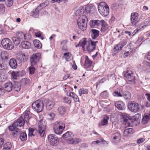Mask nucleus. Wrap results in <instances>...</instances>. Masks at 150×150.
<instances>
[{"mask_svg": "<svg viewBox=\"0 0 150 150\" xmlns=\"http://www.w3.org/2000/svg\"><path fill=\"white\" fill-rule=\"evenodd\" d=\"M150 120V116L147 115H144L142 120V122L144 124L147 123Z\"/></svg>", "mask_w": 150, "mask_h": 150, "instance_id": "36", "label": "nucleus"}, {"mask_svg": "<svg viewBox=\"0 0 150 150\" xmlns=\"http://www.w3.org/2000/svg\"><path fill=\"white\" fill-rule=\"evenodd\" d=\"M29 69L30 71V74H33L35 71V67L32 66L29 67Z\"/></svg>", "mask_w": 150, "mask_h": 150, "instance_id": "54", "label": "nucleus"}, {"mask_svg": "<svg viewBox=\"0 0 150 150\" xmlns=\"http://www.w3.org/2000/svg\"><path fill=\"white\" fill-rule=\"evenodd\" d=\"M5 90L9 92L11 91L13 87V85L11 82L6 83L4 86Z\"/></svg>", "mask_w": 150, "mask_h": 150, "instance_id": "21", "label": "nucleus"}, {"mask_svg": "<svg viewBox=\"0 0 150 150\" xmlns=\"http://www.w3.org/2000/svg\"><path fill=\"white\" fill-rule=\"evenodd\" d=\"M145 141V139L142 138H140L138 139L137 142V144H139Z\"/></svg>", "mask_w": 150, "mask_h": 150, "instance_id": "64", "label": "nucleus"}, {"mask_svg": "<svg viewBox=\"0 0 150 150\" xmlns=\"http://www.w3.org/2000/svg\"><path fill=\"white\" fill-rule=\"evenodd\" d=\"M108 80L111 81H115L116 79V76L115 74L109 75L107 76Z\"/></svg>", "mask_w": 150, "mask_h": 150, "instance_id": "45", "label": "nucleus"}, {"mask_svg": "<svg viewBox=\"0 0 150 150\" xmlns=\"http://www.w3.org/2000/svg\"><path fill=\"white\" fill-rule=\"evenodd\" d=\"M92 62L90 60L87 56L85 57L84 66L85 68H88L90 67L92 65Z\"/></svg>", "mask_w": 150, "mask_h": 150, "instance_id": "20", "label": "nucleus"}, {"mask_svg": "<svg viewBox=\"0 0 150 150\" xmlns=\"http://www.w3.org/2000/svg\"><path fill=\"white\" fill-rule=\"evenodd\" d=\"M11 143L9 142H7L4 145L3 150H11Z\"/></svg>", "mask_w": 150, "mask_h": 150, "instance_id": "39", "label": "nucleus"}, {"mask_svg": "<svg viewBox=\"0 0 150 150\" xmlns=\"http://www.w3.org/2000/svg\"><path fill=\"white\" fill-rule=\"evenodd\" d=\"M33 43L35 47L39 49L42 47V44L39 40H34Z\"/></svg>", "mask_w": 150, "mask_h": 150, "instance_id": "38", "label": "nucleus"}, {"mask_svg": "<svg viewBox=\"0 0 150 150\" xmlns=\"http://www.w3.org/2000/svg\"><path fill=\"white\" fill-rule=\"evenodd\" d=\"M124 73V76L129 81L131 82V83L134 84L135 83V78L133 76V73L130 70H127Z\"/></svg>", "mask_w": 150, "mask_h": 150, "instance_id": "10", "label": "nucleus"}, {"mask_svg": "<svg viewBox=\"0 0 150 150\" xmlns=\"http://www.w3.org/2000/svg\"><path fill=\"white\" fill-rule=\"evenodd\" d=\"M1 57L4 60H6L8 59V54L6 51H3L1 53Z\"/></svg>", "mask_w": 150, "mask_h": 150, "instance_id": "35", "label": "nucleus"}, {"mask_svg": "<svg viewBox=\"0 0 150 150\" xmlns=\"http://www.w3.org/2000/svg\"><path fill=\"white\" fill-rule=\"evenodd\" d=\"M24 119L25 122L27 123L28 122L29 120L31 117V115L29 109H27L23 114Z\"/></svg>", "mask_w": 150, "mask_h": 150, "instance_id": "18", "label": "nucleus"}, {"mask_svg": "<svg viewBox=\"0 0 150 150\" xmlns=\"http://www.w3.org/2000/svg\"><path fill=\"white\" fill-rule=\"evenodd\" d=\"M115 105L118 109L121 110H125L126 107L125 103L122 101H118L116 102Z\"/></svg>", "mask_w": 150, "mask_h": 150, "instance_id": "16", "label": "nucleus"}, {"mask_svg": "<svg viewBox=\"0 0 150 150\" xmlns=\"http://www.w3.org/2000/svg\"><path fill=\"white\" fill-rule=\"evenodd\" d=\"M49 2L48 1H46L40 4L37 7L39 9V10H41L43 8L45 7L48 4Z\"/></svg>", "mask_w": 150, "mask_h": 150, "instance_id": "42", "label": "nucleus"}, {"mask_svg": "<svg viewBox=\"0 0 150 150\" xmlns=\"http://www.w3.org/2000/svg\"><path fill=\"white\" fill-rule=\"evenodd\" d=\"M35 35L36 37L40 38L42 40L43 39L42 37V33L40 32H36L35 33Z\"/></svg>", "mask_w": 150, "mask_h": 150, "instance_id": "59", "label": "nucleus"}, {"mask_svg": "<svg viewBox=\"0 0 150 150\" xmlns=\"http://www.w3.org/2000/svg\"><path fill=\"white\" fill-rule=\"evenodd\" d=\"M83 7H81L78 9L74 11V14L76 16H80L83 15Z\"/></svg>", "mask_w": 150, "mask_h": 150, "instance_id": "30", "label": "nucleus"}, {"mask_svg": "<svg viewBox=\"0 0 150 150\" xmlns=\"http://www.w3.org/2000/svg\"><path fill=\"white\" fill-rule=\"evenodd\" d=\"M122 90L120 88H117L112 93L113 96L116 97H122L123 94Z\"/></svg>", "mask_w": 150, "mask_h": 150, "instance_id": "19", "label": "nucleus"}, {"mask_svg": "<svg viewBox=\"0 0 150 150\" xmlns=\"http://www.w3.org/2000/svg\"><path fill=\"white\" fill-rule=\"evenodd\" d=\"M48 140L51 145L53 146L59 142L58 137L54 134L49 135Z\"/></svg>", "mask_w": 150, "mask_h": 150, "instance_id": "12", "label": "nucleus"}, {"mask_svg": "<svg viewBox=\"0 0 150 150\" xmlns=\"http://www.w3.org/2000/svg\"><path fill=\"white\" fill-rule=\"evenodd\" d=\"M19 59L21 62H25L28 59V57L27 56L24 54H21L20 55Z\"/></svg>", "mask_w": 150, "mask_h": 150, "instance_id": "47", "label": "nucleus"}, {"mask_svg": "<svg viewBox=\"0 0 150 150\" xmlns=\"http://www.w3.org/2000/svg\"><path fill=\"white\" fill-rule=\"evenodd\" d=\"M12 40L14 44L16 45H17L20 42V39L18 38H16V37H13L12 38Z\"/></svg>", "mask_w": 150, "mask_h": 150, "instance_id": "44", "label": "nucleus"}, {"mask_svg": "<svg viewBox=\"0 0 150 150\" xmlns=\"http://www.w3.org/2000/svg\"><path fill=\"white\" fill-rule=\"evenodd\" d=\"M40 10L37 7L34 11H33L30 13L31 15L34 18H37L39 16V11Z\"/></svg>", "mask_w": 150, "mask_h": 150, "instance_id": "29", "label": "nucleus"}, {"mask_svg": "<svg viewBox=\"0 0 150 150\" xmlns=\"http://www.w3.org/2000/svg\"><path fill=\"white\" fill-rule=\"evenodd\" d=\"M57 112L60 115H63L66 112L65 108L63 106H60L57 109Z\"/></svg>", "mask_w": 150, "mask_h": 150, "instance_id": "34", "label": "nucleus"}, {"mask_svg": "<svg viewBox=\"0 0 150 150\" xmlns=\"http://www.w3.org/2000/svg\"><path fill=\"white\" fill-rule=\"evenodd\" d=\"M17 36L19 39H22L23 38V37L24 35V34L22 32H20L17 34Z\"/></svg>", "mask_w": 150, "mask_h": 150, "instance_id": "56", "label": "nucleus"}, {"mask_svg": "<svg viewBox=\"0 0 150 150\" xmlns=\"http://www.w3.org/2000/svg\"><path fill=\"white\" fill-rule=\"evenodd\" d=\"M88 19L86 15L80 16L78 18L77 22L79 28L83 31L85 30L87 28Z\"/></svg>", "mask_w": 150, "mask_h": 150, "instance_id": "4", "label": "nucleus"}, {"mask_svg": "<svg viewBox=\"0 0 150 150\" xmlns=\"http://www.w3.org/2000/svg\"><path fill=\"white\" fill-rule=\"evenodd\" d=\"M122 46L120 45L119 43L117 44L114 48V52L116 51L117 52L119 51H121L122 48Z\"/></svg>", "mask_w": 150, "mask_h": 150, "instance_id": "49", "label": "nucleus"}, {"mask_svg": "<svg viewBox=\"0 0 150 150\" xmlns=\"http://www.w3.org/2000/svg\"><path fill=\"white\" fill-rule=\"evenodd\" d=\"M63 139L66 140L67 142L70 144H76L82 142L80 139H73V135L71 132L68 131L62 135Z\"/></svg>", "mask_w": 150, "mask_h": 150, "instance_id": "2", "label": "nucleus"}, {"mask_svg": "<svg viewBox=\"0 0 150 150\" xmlns=\"http://www.w3.org/2000/svg\"><path fill=\"white\" fill-rule=\"evenodd\" d=\"M27 136L25 132H22L20 134V139L22 141H24L27 139Z\"/></svg>", "mask_w": 150, "mask_h": 150, "instance_id": "43", "label": "nucleus"}, {"mask_svg": "<svg viewBox=\"0 0 150 150\" xmlns=\"http://www.w3.org/2000/svg\"><path fill=\"white\" fill-rule=\"evenodd\" d=\"M100 25L101 26V31L105 32L108 28V25L104 20H103V21H102V23L100 24Z\"/></svg>", "mask_w": 150, "mask_h": 150, "instance_id": "33", "label": "nucleus"}, {"mask_svg": "<svg viewBox=\"0 0 150 150\" xmlns=\"http://www.w3.org/2000/svg\"><path fill=\"white\" fill-rule=\"evenodd\" d=\"M13 0H7L6 4L7 6L10 7L13 4Z\"/></svg>", "mask_w": 150, "mask_h": 150, "instance_id": "55", "label": "nucleus"}, {"mask_svg": "<svg viewBox=\"0 0 150 150\" xmlns=\"http://www.w3.org/2000/svg\"><path fill=\"white\" fill-rule=\"evenodd\" d=\"M38 131L41 137H43L45 134L46 123L42 120H40L38 123Z\"/></svg>", "mask_w": 150, "mask_h": 150, "instance_id": "8", "label": "nucleus"}, {"mask_svg": "<svg viewBox=\"0 0 150 150\" xmlns=\"http://www.w3.org/2000/svg\"><path fill=\"white\" fill-rule=\"evenodd\" d=\"M55 114L53 113H50L48 115L49 118L50 119H52L54 117Z\"/></svg>", "mask_w": 150, "mask_h": 150, "instance_id": "62", "label": "nucleus"}, {"mask_svg": "<svg viewBox=\"0 0 150 150\" xmlns=\"http://www.w3.org/2000/svg\"><path fill=\"white\" fill-rule=\"evenodd\" d=\"M111 138L113 139V140H112V143H117L121 139V134L119 132L115 133L112 135Z\"/></svg>", "mask_w": 150, "mask_h": 150, "instance_id": "15", "label": "nucleus"}, {"mask_svg": "<svg viewBox=\"0 0 150 150\" xmlns=\"http://www.w3.org/2000/svg\"><path fill=\"white\" fill-rule=\"evenodd\" d=\"M41 54L40 53L33 54L30 57V62L31 66L35 65L40 60Z\"/></svg>", "mask_w": 150, "mask_h": 150, "instance_id": "9", "label": "nucleus"}, {"mask_svg": "<svg viewBox=\"0 0 150 150\" xmlns=\"http://www.w3.org/2000/svg\"><path fill=\"white\" fill-rule=\"evenodd\" d=\"M64 128L65 125L64 123L57 121L54 124L53 129L55 133L56 134H61Z\"/></svg>", "mask_w": 150, "mask_h": 150, "instance_id": "5", "label": "nucleus"}, {"mask_svg": "<svg viewBox=\"0 0 150 150\" xmlns=\"http://www.w3.org/2000/svg\"><path fill=\"white\" fill-rule=\"evenodd\" d=\"M122 96H123L125 99L126 100H129L131 98V93L128 91L123 92Z\"/></svg>", "mask_w": 150, "mask_h": 150, "instance_id": "37", "label": "nucleus"}, {"mask_svg": "<svg viewBox=\"0 0 150 150\" xmlns=\"http://www.w3.org/2000/svg\"><path fill=\"white\" fill-rule=\"evenodd\" d=\"M138 14L136 13H132L131 15V21L133 26H136L139 21Z\"/></svg>", "mask_w": 150, "mask_h": 150, "instance_id": "13", "label": "nucleus"}, {"mask_svg": "<svg viewBox=\"0 0 150 150\" xmlns=\"http://www.w3.org/2000/svg\"><path fill=\"white\" fill-rule=\"evenodd\" d=\"M5 12L4 6L3 4H0V13L3 14Z\"/></svg>", "mask_w": 150, "mask_h": 150, "instance_id": "53", "label": "nucleus"}, {"mask_svg": "<svg viewBox=\"0 0 150 150\" xmlns=\"http://www.w3.org/2000/svg\"><path fill=\"white\" fill-rule=\"evenodd\" d=\"M44 106L43 103L42 101L38 100L33 103L32 107L34 111L37 112L42 111Z\"/></svg>", "mask_w": 150, "mask_h": 150, "instance_id": "6", "label": "nucleus"}, {"mask_svg": "<svg viewBox=\"0 0 150 150\" xmlns=\"http://www.w3.org/2000/svg\"><path fill=\"white\" fill-rule=\"evenodd\" d=\"M63 100L66 103L68 104L71 103V100L69 97H64L63 98Z\"/></svg>", "mask_w": 150, "mask_h": 150, "instance_id": "58", "label": "nucleus"}, {"mask_svg": "<svg viewBox=\"0 0 150 150\" xmlns=\"http://www.w3.org/2000/svg\"><path fill=\"white\" fill-rule=\"evenodd\" d=\"M1 44L4 49L8 50H11L13 48V45L11 40L8 38L3 39L1 41Z\"/></svg>", "mask_w": 150, "mask_h": 150, "instance_id": "7", "label": "nucleus"}, {"mask_svg": "<svg viewBox=\"0 0 150 150\" xmlns=\"http://www.w3.org/2000/svg\"><path fill=\"white\" fill-rule=\"evenodd\" d=\"M128 108L130 111L134 112H138L140 108L139 104L136 102L130 103L128 104Z\"/></svg>", "mask_w": 150, "mask_h": 150, "instance_id": "11", "label": "nucleus"}, {"mask_svg": "<svg viewBox=\"0 0 150 150\" xmlns=\"http://www.w3.org/2000/svg\"><path fill=\"white\" fill-rule=\"evenodd\" d=\"M67 42L68 40H63L61 42V45L63 50H67Z\"/></svg>", "mask_w": 150, "mask_h": 150, "instance_id": "40", "label": "nucleus"}, {"mask_svg": "<svg viewBox=\"0 0 150 150\" xmlns=\"http://www.w3.org/2000/svg\"><path fill=\"white\" fill-rule=\"evenodd\" d=\"M5 69L4 64L2 60H0V70H2Z\"/></svg>", "mask_w": 150, "mask_h": 150, "instance_id": "60", "label": "nucleus"}, {"mask_svg": "<svg viewBox=\"0 0 150 150\" xmlns=\"http://www.w3.org/2000/svg\"><path fill=\"white\" fill-rule=\"evenodd\" d=\"M90 32L93 39H95L99 35V31L96 29H92L91 30Z\"/></svg>", "mask_w": 150, "mask_h": 150, "instance_id": "22", "label": "nucleus"}, {"mask_svg": "<svg viewBox=\"0 0 150 150\" xmlns=\"http://www.w3.org/2000/svg\"><path fill=\"white\" fill-rule=\"evenodd\" d=\"M98 9L100 13L103 16H107L109 12V6L104 2H101L98 6Z\"/></svg>", "mask_w": 150, "mask_h": 150, "instance_id": "3", "label": "nucleus"}, {"mask_svg": "<svg viewBox=\"0 0 150 150\" xmlns=\"http://www.w3.org/2000/svg\"><path fill=\"white\" fill-rule=\"evenodd\" d=\"M88 91L87 89L84 88L80 89L79 91V95L81 96L82 94H87L88 93Z\"/></svg>", "mask_w": 150, "mask_h": 150, "instance_id": "46", "label": "nucleus"}, {"mask_svg": "<svg viewBox=\"0 0 150 150\" xmlns=\"http://www.w3.org/2000/svg\"><path fill=\"white\" fill-rule=\"evenodd\" d=\"M9 64L10 67L13 69H15L17 66V64L16 60L13 58L11 59L9 61Z\"/></svg>", "mask_w": 150, "mask_h": 150, "instance_id": "26", "label": "nucleus"}, {"mask_svg": "<svg viewBox=\"0 0 150 150\" xmlns=\"http://www.w3.org/2000/svg\"><path fill=\"white\" fill-rule=\"evenodd\" d=\"M12 77L13 79H17L18 76V71H13L11 73Z\"/></svg>", "mask_w": 150, "mask_h": 150, "instance_id": "50", "label": "nucleus"}, {"mask_svg": "<svg viewBox=\"0 0 150 150\" xmlns=\"http://www.w3.org/2000/svg\"><path fill=\"white\" fill-rule=\"evenodd\" d=\"M29 136H34V134H33L34 130L32 128H29Z\"/></svg>", "mask_w": 150, "mask_h": 150, "instance_id": "57", "label": "nucleus"}, {"mask_svg": "<svg viewBox=\"0 0 150 150\" xmlns=\"http://www.w3.org/2000/svg\"><path fill=\"white\" fill-rule=\"evenodd\" d=\"M123 119L125 125L128 126H129L130 123L128 122L129 120V118L128 117H125V116H124Z\"/></svg>", "mask_w": 150, "mask_h": 150, "instance_id": "52", "label": "nucleus"}, {"mask_svg": "<svg viewBox=\"0 0 150 150\" xmlns=\"http://www.w3.org/2000/svg\"><path fill=\"white\" fill-rule=\"evenodd\" d=\"M86 40V38H83L80 40L79 42V46L82 47L83 49H85V47H86L89 42V40L87 41Z\"/></svg>", "mask_w": 150, "mask_h": 150, "instance_id": "23", "label": "nucleus"}, {"mask_svg": "<svg viewBox=\"0 0 150 150\" xmlns=\"http://www.w3.org/2000/svg\"><path fill=\"white\" fill-rule=\"evenodd\" d=\"M6 30L2 27H0V34L6 33Z\"/></svg>", "mask_w": 150, "mask_h": 150, "instance_id": "63", "label": "nucleus"}, {"mask_svg": "<svg viewBox=\"0 0 150 150\" xmlns=\"http://www.w3.org/2000/svg\"><path fill=\"white\" fill-rule=\"evenodd\" d=\"M108 96V93L106 91H105L101 93L100 95V96L104 98L107 97Z\"/></svg>", "mask_w": 150, "mask_h": 150, "instance_id": "51", "label": "nucleus"}, {"mask_svg": "<svg viewBox=\"0 0 150 150\" xmlns=\"http://www.w3.org/2000/svg\"><path fill=\"white\" fill-rule=\"evenodd\" d=\"M149 22L148 21H147L142 23L138 28V30H143L144 26H146L149 25Z\"/></svg>", "mask_w": 150, "mask_h": 150, "instance_id": "41", "label": "nucleus"}, {"mask_svg": "<svg viewBox=\"0 0 150 150\" xmlns=\"http://www.w3.org/2000/svg\"><path fill=\"white\" fill-rule=\"evenodd\" d=\"M21 88L20 85L17 82L15 83L13 87V89L16 91H19L20 90Z\"/></svg>", "mask_w": 150, "mask_h": 150, "instance_id": "48", "label": "nucleus"}, {"mask_svg": "<svg viewBox=\"0 0 150 150\" xmlns=\"http://www.w3.org/2000/svg\"><path fill=\"white\" fill-rule=\"evenodd\" d=\"M109 116L105 115L103 117V120L99 124V126L100 127L101 126H104L107 125L108 123V120L109 119Z\"/></svg>", "mask_w": 150, "mask_h": 150, "instance_id": "25", "label": "nucleus"}, {"mask_svg": "<svg viewBox=\"0 0 150 150\" xmlns=\"http://www.w3.org/2000/svg\"><path fill=\"white\" fill-rule=\"evenodd\" d=\"M54 103L50 100L47 101L46 108L47 110H50L52 109L54 105Z\"/></svg>", "mask_w": 150, "mask_h": 150, "instance_id": "28", "label": "nucleus"}, {"mask_svg": "<svg viewBox=\"0 0 150 150\" xmlns=\"http://www.w3.org/2000/svg\"><path fill=\"white\" fill-rule=\"evenodd\" d=\"M83 14L85 15L86 14H90L93 13V10L90 6H86L85 7V10H83Z\"/></svg>", "mask_w": 150, "mask_h": 150, "instance_id": "31", "label": "nucleus"}, {"mask_svg": "<svg viewBox=\"0 0 150 150\" xmlns=\"http://www.w3.org/2000/svg\"><path fill=\"white\" fill-rule=\"evenodd\" d=\"M25 121L22 116L18 118L17 121H15L11 126L8 127L10 131H12V133L13 136H16L21 132V130L18 128V127L23 126L24 125Z\"/></svg>", "mask_w": 150, "mask_h": 150, "instance_id": "1", "label": "nucleus"}, {"mask_svg": "<svg viewBox=\"0 0 150 150\" xmlns=\"http://www.w3.org/2000/svg\"><path fill=\"white\" fill-rule=\"evenodd\" d=\"M103 21V20H91L90 21V25L92 28L95 27L96 26L100 25Z\"/></svg>", "mask_w": 150, "mask_h": 150, "instance_id": "17", "label": "nucleus"}, {"mask_svg": "<svg viewBox=\"0 0 150 150\" xmlns=\"http://www.w3.org/2000/svg\"><path fill=\"white\" fill-rule=\"evenodd\" d=\"M69 96L72 97L75 102H79V98L78 96L76 95L73 92H71L69 93Z\"/></svg>", "mask_w": 150, "mask_h": 150, "instance_id": "32", "label": "nucleus"}, {"mask_svg": "<svg viewBox=\"0 0 150 150\" xmlns=\"http://www.w3.org/2000/svg\"><path fill=\"white\" fill-rule=\"evenodd\" d=\"M21 46L24 49H29L31 47V43L28 41H24L22 42L21 43Z\"/></svg>", "mask_w": 150, "mask_h": 150, "instance_id": "27", "label": "nucleus"}, {"mask_svg": "<svg viewBox=\"0 0 150 150\" xmlns=\"http://www.w3.org/2000/svg\"><path fill=\"white\" fill-rule=\"evenodd\" d=\"M133 133V129L131 128L125 129L123 132L124 135L125 137H128Z\"/></svg>", "mask_w": 150, "mask_h": 150, "instance_id": "24", "label": "nucleus"}, {"mask_svg": "<svg viewBox=\"0 0 150 150\" xmlns=\"http://www.w3.org/2000/svg\"><path fill=\"white\" fill-rule=\"evenodd\" d=\"M86 50L89 52H91L96 49L95 43L93 42L91 40H89L88 43L86 47Z\"/></svg>", "mask_w": 150, "mask_h": 150, "instance_id": "14", "label": "nucleus"}, {"mask_svg": "<svg viewBox=\"0 0 150 150\" xmlns=\"http://www.w3.org/2000/svg\"><path fill=\"white\" fill-rule=\"evenodd\" d=\"M106 79L105 78H103L101 79L100 80L98 81L97 82V86L100 83H103L106 81Z\"/></svg>", "mask_w": 150, "mask_h": 150, "instance_id": "61", "label": "nucleus"}]
</instances>
